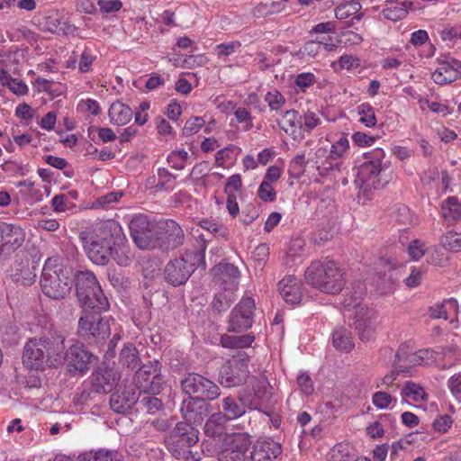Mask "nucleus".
Instances as JSON below:
<instances>
[{"instance_id": "1", "label": "nucleus", "mask_w": 461, "mask_h": 461, "mask_svg": "<svg viewBox=\"0 0 461 461\" xmlns=\"http://www.w3.org/2000/svg\"><path fill=\"white\" fill-rule=\"evenodd\" d=\"M63 342L65 336L58 330L50 331L39 339H29L23 349V365L35 370H42L46 366H59Z\"/></svg>"}, {"instance_id": "2", "label": "nucleus", "mask_w": 461, "mask_h": 461, "mask_svg": "<svg viewBox=\"0 0 461 461\" xmlns=\"http://www.w3.org/2000/svg\"><path fill=\"white\" fill-rule=\"evenodd\" d=\"M119 227L99 224L93 230H82L79 239L88 258L95 265L106 266L113 254L115 239L120 240Z\"/></svg>"}, {"instance_id": "3", "label": "nucleus", "mask_w": 461, "mask_h": 461, "mask_svg": "<svg viewBox=\"0 0 461 461\" xmlns=\"http://www.w3.org/2000/svg\"><path fill=\"white\" fill-rule=\"evenodd\" d=\"M205 242L199 241L198 246L187 249L179 258L171 259L164 269L165 279L174 286H178L189 279L194 271L202 267L205 268L204 252Z\"/></svg>"}, {"instance_id": "4", "label": "nucleus", "mask_w": 461, "mask_h": 461, "mask_svg": "<svg viewBox=\"0 0 461 461\" xmlns=\"http://www.w3.org/2000/svg\"><path fill=\"white\" fill-rule=\"evenodd\" d=\"M305 281L322 293L336 294L345 285L342 270L333 260L313 261L305 271Z\"/></svg>"}, {"instance_id": "5", "label": "nucleus", "mask_w": 461, "mask_h": 461, "mask_svg": "<svg viewBox=\"0 0 461 461\" xmlns=\"http://www.w3.org/2000/svg\"><path fill=\"white\" fill-rule=\"evenodd\" d=\"M76 294L84 309L108 310L110 307L107 297L95 277L90 271H80L76 275Z\"/></svg>"}, {"instance_id": "6", "label": "nucleus", "mask_w": 461, "mask_h": 461, "mask_svg": "<svg viewBox=\"0 0 461 461\" xmlns=\"http://www.w3.org/2000/svg\"><path fill=\"white\" fill-rule=\"evenodd\" d=\"M107 310L84 309L78 320V333L86 339L96 341L109 337L111 329L109 320L102 316Z\"/></svg>"}, {"instance_id": "7", "label": "nucleus", "mask_w": 461, "mask_h": 461, "mask_svg": "<svg viewBox=\"0 0 461 461\" xmlns=\"http://www.w3.org/2000/svg\"><path fill=\"white\" fill-rule=\"evenodd\" d=\"M129 229L131 237L139 249H156L159 223L150 221L147 215L140 214L130 221Z\"/></svg>"}, {"instance_id": "8", "label": "nucleus", "mask_w": 461, "mask_h": 461, "mask_svg": "<svg viewBox=\"0 0 461 461\" xmlns=\"http://www.w3.org/2000/svg\"><path fill=\"white\" fill-rule=\"evenodd\" d=\"M248 363L249 356L245 352H239L237 356H233L221 366L219 383L228 388L246 383L249 375Z\"/></svg>"}, {"instance_id": "9", "label": "nucleus", "mask_w": 461, "mask_h": 461, "mask_svg": "<svg viewBox=\"0 0 461 461\" xmlns=\"http://www.w3.org/2000/svg\"><path fill=\"white\" fill-rule=\"evenodd\" d=\"M181 386L186 395L204 402L213 401L221 395V389L214 382L196 373L188 374L181 381Z\"/></svg>"}, {"instance_id": "10", "label": "nucleus", "mask_w": 461, "mask_h": 461, "mask_svg": "<svg viewBox=\"0 0 461 461\" xmlns=\"http://www.w3.org/2000/svg\"><path fill=\"white\" fill-rule=\"evenodd\" d=\"M59 271L60 269H54L47 261L41 279L43 294L55 300L65 298L71 289V281L66 276L61 277Z\"/></svg>"}, {"instance_id": "11", "label": "nucleus", "mask_w": 461, "mask_h": 461, "mask_svg": "<svg viewBox=\"0 0 461 461\" xmlns=\"http://www.w3.org/2000/svg\"><path fill=\"white\" fill-rule=\"evenodd\" d=\"M134 382L139 393L158 394L164 384L158 362H149L140 366L135 373Z\"/></svg>"}, {"instance_id": "12", "label": "nucleus", "mask_w": 461, "mask_h": 461, "mask_svg": "<svg viewBox=\"0 0 461 461\" xmlns=\"http://www.w3.org/2000/svg\"><path fill=\"white\" fill-rule=\"evenodd\" d=\"M251 444L250 438L245 433L224 435L219 461H247L246 456Z\"/></svg>"}, {"instance_id": "13", "label": "nucleus", "mask_w": 461, "mask_h": 461, "mask_svg": "<svg viewBox=\"0 0 461 461\" xmlns=\"http://www.w3.org/2000/svg\"><path fill=\"white\" fill-rule=\"evenodd\" d=\"M254 300L249 296L243 297L230 314L228 330L239 333L250 328L254 321Z\"/></svg>"}, {"instance_id": "14", "label": "nucleus", "mask_w": 461, "mask_h": 461, "mask_svg": "<svg viewBox=\"0 0 461 461\" xmlns=\"http://www.w3.org/2000/svg\"><path fill=\"white\" fill-rule=\"evenodd\" d=\"M184 240V231L175 221L167 220L159 223L156 249H159L162 251L173 250L183 245Z\"/></svg>"}, {"instance_id": "15", "label": "nucleus", "mask_w": 461, "mask_h": 461, "mask_svg": "<svg viewBox=\"0 0 461 461\" xmlns=\"http://www.w3.org/2000/svg\"><path fill=\"white\" fill-rule=\"evenodd\" d=\"M61 355L60 366L67 363L70 370L81 373L88 370L92 360L95 359V356L86 350L82 344L78 343L70 346L67 351H65V345L63 344Z\"/></svg>"}, {"instance_id": "16", "label": "nucleus", "mask_w": 461, "mask_h": 461, "mask_svg": "<svg viewBox=\"0 0 461 461\" xmlns=\"http://www.w3.org/2000/svg\"><path fill=\"white\" fill-rule=\"evenodd\" d=\"M119 381L117 373L113 369H98L92 375L90 391H84L81 398L86 400L91 393H108L113 391Z\"/></svg>"}, {"instance_id": "17", "label": "nucleus", "mask_w": 461, "mask_h": 461, "mask_svg": "<svg viewBox=\"0 0 461 461\" xmlns=\"http://www.w3.org/2000/svg\"><path fill=\"white\" fill-rule=\"evenodd\" d=\"M354 325L361 340H369L375 332V313L367 306L357 303L354 306Z\"/></svg>"}, {"instance_id": "18", "label": "nucleus", "mask_w": 461, "mask_h": 461, "mask_svg": "<svg viewBox=\"0 0 461 461\" xmlns=\"http://www.w3.org/2000/svg\"><path fill=\"white\" fill-rule=\"evenodd\" d=\"M25 234L22 228L7 223H0V256H6L20 248Z\"/></svg>"}, {"instance_id": "19", "label": "nucleus", "mask_w": 461, "mask_h": 461, "mask_svg": "<svg viewBox=\"0 0 461 461\" xmlns=\"http://www.w3.org/2000/svg\"><path fill=\"white\" fill-rule=\"evenodd\" d=\"M211 405L197 397L187 395L182 401L180 411L185 422L201 423L203 418L210 412Z\"/></svg>"}, {"instance_id": "20", "label": "nucleus", "mask_w": 461, "mask_h": 461, "mask_svg": "<svg viewBox=\"0 0 461 461\" xmlns=\"http://www.w3.org/2000/svg\"><path fill=\"white\" fill-rule=\"evenodd\" d=\"M376 265L375 285L381 294H389L393 290L399 276L388 259L380 258Z\"/></svg>"}, {"instance_id": "21", "label": "nucleus", "mask_w": 461, "mask_h": 461, "mask_svg": "<svg viewBox=\"0 0 461 461\" xmlns=\"http://www.w3.org/2000/svg\"><path fill=\"white\" fill-rule=\"evenodd\" d=\"M384 158V152L381 149H375L372 152L366 153V160L358 170V177L362 182H368L383 172L382 160Z\"/></svg>"}, {"instance_id": "22", "label": "nucleus", "mask_w": 461, "mask_h": 461, "mask_svg": "<svg viewBox=\"0 0 461 461\" xmlns=\"http://www.w3.org/2000/svg\"><path fill=\"white\" fill-rule=\"evenodd\" d=\"M440 67L431 75L432 80L438 85L452 83L461 77V61L446 59L440 61Z\"/></svg>"}, {"instance_id": "23", "label": "nucleus", "mask_w": 461, "mask_h": 461, "mask_svg": "<svg viewBox=\"0 0 461 461\" xmlns=\"http://www.w3.org/2000/svg\"><path fill=\"white\" fill-rule=\"evenodd\" d=\"M213 271L217 282L223 290H237L240 277L237 267L230 263H220L213 268Z\"/></svg>"}, {"instance_id": "24", "label": "nucleus", "mask_w": 461, "mask_h": 461, "mask_svg": "<svg viewBox=\"0 0 461 461\" xmlns=\"http://www.w3.org/2000/svg\"><path fill=\"white\" fill-rule=\"evenodd\" d=\"M139 393L134 388L125 387L118 389L110 398V405L113 411L125 414L139 400Z\"/></svg>"}, {"instance_id": "25", "label": "nucleus", "mask_w": 461, "mask_h": 461, "mask_svg": "<svg viewBox=\"0 0 461 461\" xmlns=\"http://www.w3.org/2000/svg\"><path fill=\"white\" fill-rule=\"evenodd\" d=\"M281 453V445L271 438H267L256 442L250 458L252 461H273Z\"/></svg>"}, {"instance_id": "26", "label": "nucleus", "mask_w": 461, "mask_h": 461, "mask_svg": "<svg viewBox=\"0 0 461 461\" xmlns=\"http://www.w3.org/2000/svg\"><path fill=\"white\" fill-rule=\"evenodd\" d=\"M278 290L281 296L288 303L296 304L302 300L301 284L294 276H285L278 283Z\"/></svg>"}, {"instance_id": "27", "label": "nucleus", "mask_w": 461, "mask_h": 461, "mask_svg": "<svg viewBox=\"0 0 461 461\" xmlns=\"http://www.w3.org/2000/svg\"><path fill=\"white\" fill-rule=\"evenodd\" d=\"M171 438L183 447H191L198 442L199 431L191 424L181 421L174 428Z\"/></svg>"}, {"instance_id": "28", "label": "nucleus", "mask_w": 461, "mask_h": 461, "mask_svg": "<svg viewBox=\"0 0 461 461\" xmlns=\"http://www.w3.org/2000/svg\"><path fill=\"white\" fill-rule=\"evenodd\" d=\"M228 420L221 412H214L210 415L203 426V432L206 437L212 438H223Z\"/></svg>"}, {"instance_id": "29", "label": "nucleus", "mask_w": 461, "mask_h": 461, "mask_svg": "<svg viewBox=\"0 0 461 461\" xmlns=\"http://www.w3.org/2000/svg\"><path fill=\"white\" fill-rule=\"evenodd\" d=\"M361 5L358 1L351 0L349 2L339 5L335 9V16L337 19L344 20L350 16L352 19L347 22V27H350L354 24L355 21H360L363 17V14L359 13Z\"/></svg>"}, {"instance_id": "30", "label": "nucleus", "mask_w": 461, "mask_h": 461, "mask_svg": "<svg viewBox=\"0 0 461 461\" xmlns=\"http://www.w3.org/2000/svg\"><path fill=\"white\" fill-rule=\"evenodd\" d=\"M440 214L447 224L458 221L461 220V203L455 196L447 197L441 204Z\"/></svg>"}, {"instance_id": "31", "label": "nucleus", "mask_w": 461, "mask_h": 461, "mask_svg": "<svg viewBox=\"0 0 461 461\" xmlns=\"http://www.w3.org/2000/svg\"><path fill=\"white\" fill-rule=\"evenodd\" d=\"M132 115V110L121 102H115L110 106L109 117L113 124L125 125L131 120Z\"/></svg>"}, {"instance_id": "32", "label": "nucleus", "mask_w": 461, "mask_h": 461, "mask_svg": "<svg viewBox=\"0 0 461 461\" xmlns=\"http://www.w3.org/2000/svg\"><path fill=\"white\" fill-rule=\"evenodd\" d=\"M220 411L223 414L228 421L238 419L245 414V403H239L233 397H224L221 401Z\"/></svg>"}, {"instance_id": "33", "label": "nucleus", "mask_w": 461, "mask_h": 461, "mask_svg": "<svg viewBox=\"0 0 461 461\" xmlns=\"http://www.w3.org/2000/svg\"><path fill=\"white\" fill-rule=\"evenodd\" d=\"M332 344L336 349L349 352L354 348V341L350 331L344 327H339L332 332Z\"/></svg>"}, {"instance_id": "34", "label": "nucleus", "mask_w": 461, "mask_h": 461, "mask_svg": "<svg viewBox=\"0 0 461 461\" xmlns=\"http://www.w3.org/2000/svg\"><path fill=\"white\" fill-rule=\"evenodd\" d=\"M124 236L121 232L120 240L115 239L112 258L119 266L127 267L131 264L132 257L128 245L123 242Z\"/></svg>"}, {"instance_id": "35", "label": "nucleus", "mask_w": 461, "mask_h": 461, "mask_svg": "<svg viewBox=\"0 0 461 461\" xmlns=\"http://www.w3.org/2000/svg\"><path fill=\"white\" fill-rule=\"evenodd\" d=\"M151 393H139L137 402L139 409L148 413L155 414L163 410V403L160 399L150 395Z\"/></svg>"}, {"instance_id": "36", "label": "nucleus", "mask_w": 461, "mask_h": 461, "mask_svg": "<svg viewBox=\"0 0 461 461\" xmlns=\"http://www.w3.org/2000/svg\"><path fill=\"white\" fill-rule=\"evenodd\" d=\"M301 119L302 117L299 115L298 112L292 109L286 111L277 123L287 134H294L296 129L301 127Z\"/></svg>"}, {"instance_id": "37", "label": "nucleus", "mask_w": 461, "mask_h": 461, "mask_svg": "<svg viewBox=\"0 0 461 461\" xmlns=\"http://www.w3.org/2000/svg\"><path fill=\"white\" fill-rule=\"evenodd\" d=\"M120 363L130 369H134L140 366V358L139 352L132 345L125 346L120 354Z\"/></svg>"}, {"instance_id": "38", "label": "nucleus", "mask_w": 461, "mask_h": 461, "mask_svg": "<svg viewBox=\"0 0 461 461\" xmlns=\"http://www.w3.org/2000/svg\"><path fill=\"white\" fill-rule=\"evenodd\" d=\"M254 341V336L247 334L241 336L223 335L221 338V344L223 348H242L249 347Z\"/></svg>"}, {"instance_id": "39", "label": "nucleus", "mask_w": 461, "mask_h": 461, "mask_svg": "<svg viewBox=\"0 0 461 461\" xmlns=\"http://www.w3.org/2000/svg\"><path fill=\"white\" fill-rule=\"evenodd\" d=\"M234 300V291L224 290L215 294L212 302V307L220 313L228 310Z\"/></svg>"}, {"instance_id": "40", "label": "nucleus", "mask_w": 461, "mask_h": 461, "mask_svg": "<svg viewBox=\"0 0 461 461\" xmlns=\"http://www.w3.org/2000/svg\"><path fill=\"white\" fill-rule=\"evenodd\" d=\"M411 3L402 2L391 5L383 10L384 18L391 21H398L404 18L408 14V8Z\"/></svg>"}, {"instance_id": "41", "label": "nucleus", "mask_w": 461, "mask_h": 461, "mask_svg": "<svg viewBox=\"0 0 461 461\" xmlns=\"http://www.w3.org/2000/svg\"><path fill=\"white\" fill-rule=\"evenodd\" d=\"M402 396L411 398L414 402L425 400L427 393L422 386L411 381H407L402 389Z\"/></svg>"}, {"instance_id": "42", "label": "nucleus", "mask_w": 461, "mask_h": 461, "mask_svg": "<svg viewBox=\"0 0 461 461\" xmlns=\"http://www.w3.org/2000/svg\"><path fill=\"white\" fill-rule=\"evenodd\" d=\"M78 461H91L87 454L78 456ZM94 461H122V455L116 450L99 449L95 453Z\"/></svg>"}, {"instance_id": "43", "label": "nucleus", "mask_w": 461, "mask_h": 461, "mask_svg": "<svg viewBox=\"0 0 461 461\" xmlns=\"http://www.w3.org/2000/svg\"><path fill=\"white\" fill-rule=\"evenodd\" d=\"M396 364H400L401 362H404L402 366H407L408 372L410 371V367L421 366L419 357L415 353H408L406 351V347L404 345H401L398 351L395 353Z\"/></svg>"}, {"instance_id": "44", "label": "nucleus", "mask_w": 461, "mask_h": 461, "mask_svg": "<svg viewBox=\"0 0 461 461\" xmlns=\"http://www.w3.org/2000/svg\"><path fill=\"white\" fill-rule=\"evenodd\" d=\"M315 165L319 175L321 176H329L334 170L339 171L341 167V163L337 161V159L331 158L330 156L325 160H316Z\"/></svg>"}, {"instance_id": "45", "label": "nucleus", "mask_w": 461, "mask_h": 461, "mask_svg": "<svg viewBox=\"0 0 461 461\" xmlns=\"http://www.w3.org/2000/svg\"><path fill=\"white\" fill-rule=\"evenodd\" d=\"M358 114L360 115L359 122L367 127H373L376 123V118L374 108L367 103L361 104L357 107Z\"/></svg>"}, {"instance_id": "46", "label": "nucleus", "mask_w": 461, "mask_h": 461, "mask_svg": "<svg viewBox=\"0 0 461 461\" xmlns=\"http://www.w3.org/2000/svg\"><path fill=\"white\" fill-rule=\"evenodd\" d=\"M395 221L403 227H409L415 224V216L409 207L401 205L395 211Z\"/></svg>"}, {"instance_id": "47", "label": "nucleus", "mask_w": 461, "mask_h": 461, "mask_svg": "<svg viewBox=\"0 0 461 461\" xmlns=\"http://www.w3.org/2000/svg\"><path fill=\"white\" fill-rule=\"evenodd\" d=\"M44 29L52 33H65V29L61 27V17L57 13L45 16Z\"/></svg>"}, {"instance_id": "48", "label": "nucleus", "mask_w": 461, "mask_h": 461, "mask_svg": "<svg viewBox=\"0 0 461 461\" xmlns=\"http://www.w3.org/2000/svg\"><path fill=\"white\" fill-rule=\"evenodd\" d=\"M265 101L267 103L270 110L276 112L279 111L285 104V98L284 95L276 89L269 91L266 95Z\"/></svg>"}, {"instance_id": "49", "label": "nucleus", "mask_w": 461, "mask_h": 461, "mask_svg": "<svg viewBox=\"0 0 461 461\" xmlns=\"http://www.w3.org/2000/svg\"><path fill=\"white\" fill-rule=\"evenodd\" d=\"M440 244L451 251H456V252L460 251L461 250V236L456 237V233L448 231L447 234L443 235L440 238Z\"/></svg>"}, {"instance_id": "50", "label": "nucleus", "mask_w": 461, "mask_h": 461, "mask_svg": "<svg viewBox=\"0 0 461 461\" xmlns=\"http://www.w3.org/2000/svg\"><path fill=\"white\" fill-rule=\"evenodd\" d=\"M204 124V120L202 117H194L186 121L182 132L185 136H191L199 131Z\"/></svg>"}, {"instance_id": "51", "label": "nucleus", "mask_w": 461, "mask_h": 461, "mask_svg": "<svg viewBox=\"0 0 461 461\" xmlns=\"http://www.w3.org/2000/svg\"><path fill=\"white\" fill-rule=\"evenodd\" d=\"M258 197L264 202H273L276 199V191L267 180H263L258 191Z\"/></svg>"}, {"instance_id": "52", "label": "nucleus", "mask_w": 461, "mask_h": 461, "mask_svg": "<svg viewBox=\"0 0 461 461\" xmlns=\"http://www.w3.org/2000/svg\"><path fill=\"white\" fill-rule=\"evenodd\" d=\"M348 148V140L345 137H341L338 141L332 144L330 156L331 158H340Z\"/></svg>"}, {"instance_id": "53", "label": "nucleus", "mask_w": 461, "mask_h": 461, "mask_svg": "<svg viewBox=\"0 0 461 461\" xmlns=\"http://www.w3.org/2000/svg\"><path fill=\"white\" fill-rule=\"evenodd\" d=\"M442 354L448 360L449 366L461 361V349L456 346H448L442 349Z\"/></svg>"}, {"instance_id": "54", "label": "nucleus", "mask_w": 461, "mask_h": 461, "mask_svg": "<svg viewBox=\"0 0 461 461\" xmlns=\"http://www.w3.org/2000/svg\"><path fill=\"white\" fill-rule=\"evenodd\" d=\"M393 370L384 376L382 380V384L385 385L393 384V381L396 379L397 375L400 374L408 373V368L402 364H396V361H393Z\"/></svg>"}, {"instance_id": "55", "label": "nucleus", "mask_w": 461, "mask_h": 461, "mask_svg": "<svg viewBox=\"0 0 461 461\" xmlns=\"http://www.w3.org/2000/svg\"><path fill=\"white\" fill-rule=\"evenodd\" d=\"M297 384L300 390L307 395H310L313 393L314 387L313 383L310 377V375L306 373H303L297 377Z\"/></svg>"}, {"instance_id": "56", "label": "nucleus", "mask_w": 461, "mask_h": 461, "mask_svg": "<svg viewBox=\"0 0 461 461\" xmlns=\"http://www.w3.org/2000/svg\"><path fill=\"white\" fill-rule=\"evenodd\" d=\"M240 46L241 43L240 41H231L219 44L216 46L217 55L219 57H228L234 53L238 49H240Z\"/></svg>"}, {"instance_id": "57", "label": "nucleus", "mask_w": 461, "mask_h": 461, "mask_svg": "<svg viewBox=\"0 0 461 461\" xmlns=\"http://www.w3.org/2000/svg\"><path fill=\"white\" fill-rule=\"evenodd\" d=\"M321 47H322V41H307L303 46V48L301 49L300 51L303 55L313 58L320 52Z\"/></svg>"}, {"instance_id": "58", "label": "nucleus", "mask_w": 461, "mask_h": 461, "mask_svg": "<svg viewBox=\"0 0 461 461\" xmlns=\"http://www.w3.org/2000/svg\"><path fill=\"white\" fill-rule=\"evenodd\" d=\"M36 83L42 91H45L54 96L59 95L62 92L61 89L56 88L58 86L53 81H50L42 77H38L36 79Z\"/></svg>"}, {"instance_id": "59", "label": "nucleus", "mask_w": 461, "mask_h": 461, "mask_svg": "<svg viewBox=\"0 0 461 461\" xmlns=\"http://www.w3.org/2000/svg\"><path fill=\"white\" fill-rule=\"evenodd\" d=\"M392 400V396L385 392H376L372 398L373 403L380 409L387 408Z\"/></svg>"}, {"instance_id": "60", "label": "nucleus", "mask_w": 461, "mask_h": 461, "mask_svg": "<svg viewBox=\"0 0 461 461\" xmlns=\"http://www.w3.org/2000/svg\"><path fill=\"white\" fill-rule=\"evenodd\" d=\"M97 4L104 13L117 12L122 7L120 0H98Z\"/></svg>"}, {"instance_id": "61", "label": "nucleus", "mask_w": 461, "mask_h": 461, "mask_svg": "<svg viewBox=\"0 0 461 461\" xmlns=\"http://www.w3.org/2000/svg\"><path fill=\"white\" fill-rule=\"evenodd\" d=\"M78 109L83 112H89L94 115H97L100 113L99 104L93 99H87L86 101H82L78 104Z\"/></svg>"}, {"instance_id": "62", "label": "nucleus", "mask_w": 461, "mask_h": 461, "mask_svg": "<svg viewBox=\"0 0 461 461\" xmlns=\"http://www.w3.org/2000/svg\"><path fill=\"white\" fill-rule=\"evenodd\" d=\"M423 247L418 240H412L408 247L410 256L415 260L420 259L425 253Z\"/></svg>"}, {"instance_id": "63", "label": "nucleus", "mask_w": 461, "mask_h": 461, "mask_svg": "<svg viewBox=\"0 0 461 461\" xmlns=\"http://www.w3.org/2000/svg\"><path fill=\"white\" fill-rule=\"evenodd\" d=\"M452 420L448 415L439 416L433 421V428L438 432H446L451 426Z\"/></svg>"}, {"instance_id": "64", "label": "nucleus", "mask_w": 461, "mask_h": 461, "mask_svg": "<svg viewBox=\"0 0 461 461\" xmlns=\"http://www.w3.org/2000/svg\"><path fill=\"white\" fill-rule=\"evenodd\" d=\"M241 185H242V181H241L240 176L233 175L228 179V181L225 185L224 190H225L226 194L228 195H230V194H234L233 193L234 191H239L240 189Z\"/></svg>"}]
</instances>
